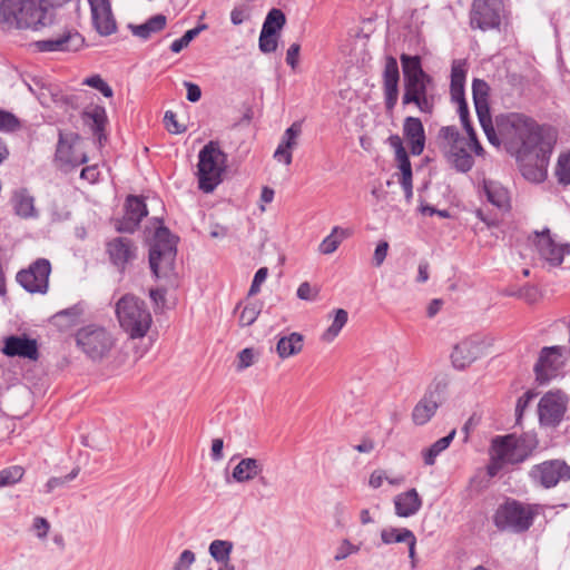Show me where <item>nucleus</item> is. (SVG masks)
Masks as SVG:
<instances>
[{
  "label": "nucleus",
  "instance_id": "f257e3e1",
  "mask_svg": "<svg viewBox=\"0 0 570 570\" xmlns=\"http://www.w3.org/2000/svg\"><path fill=\"white\" fill-rule=\"evenodd\" d=\"M403 77V105L413 104L423 114H432L434 108V80L428 75L419 56L402 53L400 57Z\"/></svg>",
  "mask_w": 570,
  "mask_h": 570
},
{
  "label": "nucleus",
  "instance_id": "f03ea898",
  "mask_svg": "<svg viewBox=\"0 0 570 570\" xmlns=\"http://www.w3.org/2000/svg\"><path fill=\"white\" fill-rule=\"evenodd\" d=\"M538 444L537 435L533 433L495 438L491 445L490 463L487 468L488 474L495 476L504 465L523 462L533 453Z\"/></svg>",
  "mask_w": 570,
  "mask_h": 570
},
{
  "label": "nucleus",
  "instance_id": "7ed1b4c3",
  "mask_svg": "<svg viewBox=\"0 0 570 570\" xmlns=\"http://www.w3.org/2000/svg\"><path fill=\"white\" fill-rule=\"evenodd\" d=\"M45 0H0V23L17 29H38L47 24Z\"/></svg>",
  "mask_w": 570,
  "mask_h": 570
},
{
  "label": "nucleus",
  "instance_id": "20e7f679",
  "mask_svg": "<svg viewBox=\"0 0 570 570\" xmlns=\"http://www.w3.org/2000/svg\"><path fill=\"white\" fill-rule=\"evenodd\" d=\"M176 240L166 227L155 232L149 248V266L156 278L171 281L175 277Z\"/></svg>",
  "mask_w": 570,
  "mask_h": 570
},
{
  "label": "nucleus",
  "instance_id": "39448f33",
  "mask_svg": "<svg viewBox=\"0 0 570 570\" xmlns=\"http://www.w3.org/2000/svg\"><path fill=\"white\" fill-rule=\"evenodd\" d=\"M116 315L120 327L131 338L144 337L151 325V314L146 303L131 294L124 295L117 302Z\"/></svg>",
  "mask_w": 570,
  "mask_h": 570
},
{
  "label": "nucleus",
  "instance_id": "423d86ee",
  "mask_svg": "<svg viewBox=\"0 0 570 570\" xmlns=\"http://www.w3.org/2000/svg\"><path fill=\"white\" fill-rule=\"evenodd\" d=\"M227 155L217 141H209L198 154V186L204 193H212L223 180L226 170Z\"/></svg>",
  "mask_w": 570,
  "mask_h": 570
},
{
  "label": "nucleus",
  "instance_id": "0eeeda50",
  "mask_svg": "<svg viewBox=\"0 0 570 570\" xmlns=\"http://www.w3.org/2000/svg\"><path fill=\"white\" fill-rule=\"evenodd\" d=\"M499 128L514 144L519 145V151L523 154L535 151L542 140L537 122L522 114L507 115L501 119Z\"/></svg>",
  "mask_w": 570,
  "mask_h": 570
},
{
  "label": "nucleus",
  "instance_id": "6e6552de",
  "mask_svg": "<svg viewBox=\"0 0 570 570\" xmlns=\"http://www.w3.org/2000/svg\"><path fill=\"white\" fill-rule=\"evenodd\" d=\"M469 141L462 137L454 126H445L439 130L438 146L446 161L458 171H469L473 164V157L468 151Z\"/></svg>",
  "mask_w": 570,
  "mask_h": 570
},
{
  "label": "nucleus",
  "instance_id": "1a4fd4ad",
  "mask_svg": "<svg viewBox=\"0 0 570 570\" xmlns=\"http://www.w3.org/2000/svg\"><path fill=\"white\" fill-rule=\"evenodd\" d=\"M76 343L89 360L101 362L115 348L116 338L102 326L87 325L77 331Z\"/></svg>",
  "mask_w": 570,
  "mask_h": 570
},
{
  "label": "nucleus",
  "instance_id": "9d476101",
  "mask_svg": "<svg viewBox=\"0 0 570 570\" xmlns=\"http://www.w3.org/2000/svg\"><path fill=\"white\" fill-rule=\"evenodd\" d=\"M534 515L535 512L531 507L515 500H508L497 509L493 522L501 531L521 533L532 525Z\"/></svg>",
  "mask_w": 570,
  "mask_h": 570
},
{
  "label": "nucleus",
  "instance_id": "9b49d317",
  "mask_svg": "<svg viewBox=\"0 0 570 570\" xmlns=\"http://www.w3.org/2000/svg\"><path fill=\"white\" fill-rule=\"evenodd\" d=\"M448 385L446 376L440 375L434 377L423 397L415 404L412 411V420L416 425H424L434 416L444 400Z\"/></svg>",
  "mask_w": 570,
  "mask_h": 570
},
{
  "label": "nucleus",
  "instance_id": "f8f14e48",
  "mask_svg": "<svg viewBox=\"0 0 570 570\" xmlns=\"http://www.w3.org/2000/svg\"><path fill=\"white\" fill-rule=\"evenodd\" d=\"M567 360V348L564 346H546L540 351L533 371L535 380L540 384L548 383L558 376Z\"/></svg>",
  "mask_w": 570,
  "mask_h": 570
},
{
  "label": "nucleus",
  "instance_id": "ddd939ff",
  "mask_svg": "<svg viewBox=\"0 0 570 570\" xmlns=\"http://www.w3.org/2000/svg\"><path fill=\"white\" fill-rule=\"evenodd\" d=\"M502 3L500 0H474L470 10L472 29L488 31L501 24Z\"/></svg>",
  "mask_w": 570,
  "mask_h": 570
},
{
  "label": "nucleus",
  "instance_id": "4468645a",
  "mask_svg": "<svg viewBox=\"0 0 570 570\" xmlns=\"http://www.w3.org/2000/svg\"><path fill=\"white\" fill-rule=\"evenodd\" d=\"M50 273V262L46 258H38L29 268L17 274V281L29 293L45 294L48 291Z\"/></svg>",
  "mask_w": 570,
  "mask_h": 570
},
{
  "label": "nucleus",
  "instance_id": "2eb2a0df",
  "mask_svg": "<svg viewBox=\"0 0 570 570\" xmlns=\"http://www.w3.org/2000/svg\"><path fill=\"white\" fill-rule=\"evenodd\" d=\"M88 160L79 144V137L76 134L59 132V140L56 149V161L58 166L68 170L75 168Z\"/></svg>",
  "mask_w": 570,
  "mask_h": 570
},
{
  "label": "nucleus",
  "instance_id": "dca6fc26",
  "mask_svg": "<svg viewBox=\"0 0 570 570\" xmlns=\"http://www.w3.org/2000/svg\"><path fill=\"white\" fill-rule=\"evenodd\" d=\"M568 397L561 391L546 393L538 405L539 420L542 425L557 426L567 411Z\"/></svg>",
  "mask_w": 570,
  "mask_h": 570
},
{
  "label": "nucleus",
  "instance_id": "f3484780",
  "mask_svg": "<svg viewBox=\"0 0 570 570\" xmlns=\"http://www.w3.org/2000/svg\"><path fill=\"white\" fill-rule=\"evenodd\" d=\"M530 478L543 488H552L559 481L570 480V466L563 461L552 460L534 465L530 471Z\"/></svg>",
  "mask_w": 570,
  "mask_h": 570
},
{
  "label": "nucleus",
  "instance_id": "a211bd4d",
  "mask_svg": "<svg viewBox=\"0 0 570 570\" xmlns=\"http://www.w3.org/2000/svg\"><path fill=\"white\" fill-rule=\"evenodd\" d=\"M1 352L9 357H22L37 361L39 357L38 343L27 335H11L3 340Z\"/></svg>",
  "mask_w": 570,
  "mask_h": 570
},
{
  "label": "nucleus",
  "instance_id": "6ab92c4d",
  "mask_svg": "<svg viewBox=\"0 0 570 570\" xmlns=\"http://www.w3.org/2000/svg\"><path fill=\"white\" fill-rule=\"evenodd\" d=\"M535 247L540 256L552 265H560L564 255L570 254V244H557L549 229L535 233Z\"/></svg>",
  "mask_w": 570,
  "mask_h": 570
},
{
  "label": "nucleus",
  "instance_id": "aec40b11",
  "mask_svg": "<svg viewBox=\"0 0 570 570\" xmlns=\"http://www.w3.org/2000/svg\"><path fill=\"white\" fill-rule=\"evenodd\" d=\"M106 250L110 262L124 271L126 265L131 263L137 256V247L128 237H115L106 245Z\"/></svg>",
  "mask_w": 570,
  "mask_h": 570
},
{
  "label": "nucleus",
  "instance_id": "412c9836",
  "mask_svg": "<svg viewBox=\"0 0 570 570\" xmlns=\"http://www.w3.org/2000/svg\"><path fill=\"white\" fill-rule=\"evenodd\" d=\"M92 24L101 36H109L117 29L109 0H88Z\"/></svg>",
  "mask_w": 570,
  "mask_h": 570
},
{
  "label": "nucleus",
  "instance_id": "4be33fe9",
  "mask_svg": "<svg viewBox=\"0 0 570 570\" xmlns=\"http://www.w3.org/2000/svg\"><path fill=\"white\" fill-rule=\"evenodd\" d=\"M399 81L400 71L399 65L394 57L387 56L385 58L384 71H383V90L385 107L387 110H393L396 106L399 98Z\"/></svg>",
  "mask_w": 570,
  "mask_h": 570
},
{
  "label": "nucleus",
  "instance_id": "5701e85b",
  "mask_svg": "<svg viewBox=\"0 0 570 570\" xmlns=\"http://www.w3.org/2000/svg\"><path fill=\"white\" fill-rule=\"evenodd\" d=\"M482 354V344L476 337H468L458 343L451 354L455 368L463 370L471 365Z\"/></svg>",
  "mask_w": 570,
  "mask_h": 570
},
{
  "label": "nucleus",
  "instance_id": "b1692460",
  "mask_svg": "<svg viewBox=\"0 0 570 570\" xmlns=\"http://www.w3.org/2000/svg\"><path fill=\"white\" fill-rule=\"evenodd\" d=\"M83 38L77 31H67L52 39L40 40L35 43L38 51H77L83 46Z\"/></svg>",
  "mask_w": 570,
  "mask_h": 570
},
{
  "label": "nucleus",
  "instance_id": "393cba45",
  "mask_svg": "<svg viewBox=\"0 0 570 570\" xmlns=\"http://www.w3.org/2000/svg\"><path fill=\"white\" fill-rule=\"evenodd\" d=\"M125 208V216L118 223L117 230L121 233H134L141 219L148 214L146 204L140 197L128 196Z\"/></svg>",
  "mask_w": 570,
  "mask_h": 570
},
{
  "label": "nucleus",
  "instance_id": "a878e982",
  "mask_svg": "<svg viewBox=\"0 0 570 570\" xmlns=\"http://www.w3.org/2000/svg\"><path fill=\"white\" fill-rule=\"evenodd\" d=\"M403 135L413 155L419 156L425 146V132L422 121L416 117H406L403 124Z\"/></svg>",
  "mask_w": 570,
  "mask_h": 570
},
{
  "label": "nucleus",
  "instance_id": "bb28decb",
  "mask_svg": "<svg viewBox=\"0 0 570 570\" xmlns=\"http://www.w3.org/2000/svg\"><path fill=\"white\" fill-rule=\"evenodd\" d=\"M422 507V499L415 489H410L394 498L395 514L400 518H410L416 514Z\"/></svg>",
  "mask_w": 570,
  "mask_h": 570
},
{
  "label": "nucleus",
  "instance_id": "cd10ccee",
  "mask_svg": "<svg viewBox=\"0 0 570 570\" xmlns=\"http://www.w3.org/2000/svg\"><path fill=\"white\" fill-rule=\"evenodd\" d=\"M466 61L459 59L452 62L451 68V98L455 104L465 101L464 82L466 77Z\"/></svg>",
  "mask_w": 570,
  "mask_h": 570
},
{
  "label": "nucleus",
  "instance_id": "c85d7f7f",
  "mask_svg": "<svg viewBox=\"0 0 570 570\" xmlns=\"http://www.w3.org/2000/svg\"><path fill=\"white\" fill-rule=\"evenodd\" d=\"M483 190L489 203L500 210L510 209V194L502 184L494 180H484Z\"/></svg>",
  "mask_w": 570,
  "mask_h": 570
},
{
  "label": "nucleus",
  "instance_id": "c756f323",
  "mask_svg": "<svg viewBox=\"0 0 570 570\" xmlns=\"http://www.w3.org/2000/svg\"><path fill=\"white\" fill-rule=\"evenodd\" d=\"M263 471V464L254 458L242 459L233 470V479L244 483L254 480Z\"/></svg>",
  "mask_w": 570,
  "mask_h": 570
},
{
  "label": "nucleus",
  "instance_id": "7c9ffc66",
  "mask_svg": "<svg viewBox=\"0 0 570 570\" xmlns=\"http://www.w3.org/2000/svg\"><path fill=\"white\" fill-rule=\"evenodd\" d=\"M472 94L479 120L481 125H484V119L489 116V85L482 79H474L472 82Z\"/></svg>",
  "mask_w": 570,
  "mask_h": 570
},
{
  "label": "nucleus",
  "instance_id": "2f4dec72",
  "mask_svg": "<svg viewBox=\"0 0 570 570\" xmlns=\"http://www.w3.org/2000/svg\"><path fill=\"white\" fill-rule=\"evenodd\" d=\"M303 335L293 332L289 335L279 337L276 344V353L281 358H288L303 350Z\"/></svg>",
  "mask_w": 570,
  "mask_h": 570
},
{
  "label": "nucleus",
  "instance_id": "473e14b6",
  "mask_svg": "<svg viewBox=\"0 0 570 570\" xmlns=\"http://www.w3.org/2000/svg\"><path fill=\"white\" fill-rule=\"evenodd\" d=\"M240 308L242 311L239 313L238 324L240 327H247L256 322L262 312L263 302L248 299L246 302L242 301L236 305L234 312L236 313Z\"/></svg>",
  "mask_w": 570,
  "mask_h": 570
},
{
  "label": "nucleus",
  "instance_id": "72a5a7b5",
  "mask_svg": "<svg viewBox=\"0 0 570 570\" xmlns=\"http://www.w3.org/2000/svg\"><path fill=\"white\" fill-rule=\"evenodd\" d=\"M167 23L166 16L159 13L149 18L145 23L130 26L134 36L148 39L153 33L161 31Z\"/></svg>",
  "mask_w": 570,
  "mask_h": 570
},
{
  "label": "nucleus",
  "instance_id": "f704fd0d",
  "mask_svg": "<svg viewBox=\"0 0 570 570\" xmlns=\"http://www.w3.org/2000/svg\"><path fill=\"white\" fill-rule=\"evenodd\" d=\"M83 313L80 304H76L69 308L57 312L52 317V323L61 330H67L76 325Z\"/></svg>",
  "mask_w": 570,
  "mask_h": 570
},
{
  "label": "nucleus",
  "instance_id": "c9c22d12",
  "mask_svg": "<svg viewBox=\"0 0 570 570\" xmlns=\"http://www.w3.org/2000/svg\"><path fill=\"white\" fill-rule=\"evenodd\" d=\"M350 236L351 232L348 229L335 226L331 234L326 236L320 244V253L323 255L333 254L338 248L340 244Z\"/></svg>",
  "mask_w": 570,
  "mask_h": 570
},
{
  "label": "nucleus",
  "instance_id": "e433bc0d",
  "mask_svg": "<svg viewBox=\"0 0 570 570\" xmlns=\"http://www.w3.org/2000/svg\"><path fill=\"white\" fill-rule=\"evenodd\" d=\"M12 203L17 215L23 218L33 217L36 215L33 197H31L27 190L21 189L16 191L12 197Z\"/></svg>",
  "mask_w": 570,
  "mask_h": 570
},
{
  "label": "nucleus",
  "instance_id": "4c0bfd02",
  "mask_svg": "<svg viewBox=\"0 0 570 570\" xmlns=\"http://www.w3.org/2000/svg\"><path fill=\"white\" fill-rule=\"evenodd\" d=\"M395 159L399 163V169L401 170L400 184L405 193V197L410 199L413 195L412 186V166L409 159L407 153L395 155Z\"/></svg>",
  "mask_w": 570,
  "mask_h": 570
},
{
  "label": "nucleus",
  "instance_id": "58836bf2",
  "mask_svg": "<svg viewBox=\"0 0 570 570\" xmlns=\"http://www.w3.org/2000/svg\"><path fill=\"white\" fill-rule=\"evenodd\" d=\"M455 430H452L446 436L439 439L430 448L422 451L423 460L426 465H433L436 458L446 450L455 436Z\"/></svg>",
  "mask_w": 570,
  "mask_h": 570
},
{
  "label": "nucleus",
  "instance_id": "ea45409f",
  "mask_svg": "<svg viewBox=\"0 0 570 570\" xmlns=\"http://www.w3.org/2000/svg\"><path fill=\"white\" fill-rule=\"evenodd\" d=\"M85 117L92 121L91 128L98 137L99 142L105 138L104 129L107 121L106 109L101 106H94L85 111Z\"/></svg>",
  "mask_w": 570,
  "mask_h": 570
},
{
  "label": "nucleus",
  "instance_id": "a19ab883",
  "mask_svg": "<svg viewBox=\"0 0 570 570\" xmlns=\"http://www.w3.org/2000/svg\"><path fill=\"white\" fill-rule=\"evenodd\" d=\"M348 320V314L343 308H337L334 311V318L328 328L322 334V341L326 343H331L334 341L340 334L341 330L346 325Z\"/></svg>",
  "mask_w": 570,
  "mask_h": 570
},
{
  "label": "nucleus",
  "instance_id": "79ce46f5",
  "mask_svg": "<svg viewBox=\"0 0 570 570\" xmlns=\"http://www.w3.org/2000/svg\"><path fill=\"white\" fill-rule=\"evenodd\" d=\"M234 544L228 540H214L209 544L208 552L210 557L217 562L230 563V553L233 551Z\"/></svg>",
  "mask_w": 570,
  "mask_h": 570
},
{
  "label": "nucleus",
  "instance_id": "37998d69",
  "mask_svg": "<svg viewBox=\"0 0 570 570\" xmlns=\"http://www.w3.org/2000/svg\"><path fill=\"white\" fill-rule=\"evenodd\" d=\"M413 532L407 528L387 527L381 530L380 537L384 544L405 543Z\"/></svg>",
  "mask_w": 570,
  "mask_h": 570
},
{
  "label": "nucleus",
  "instance_id": "c03bdc74",
  "mask_svg": "<svg viewBox=\"0 0 570 570\" xmlns=\"http://www.w3.org/2000/svg\"><path fill=\"white\" fill-rule=\"evenodd\" d=\"M286 23V17L281 9L273 8L266 16L262 30L272 31L275 36Z\"/></svg>",
  "mask_w": 570,
  "mask_h": 570
},
{
  "label": "nucleus",
  "instance_id": "a18cd8bd",
  "mask_svg": "<svg viewBox=\"0 0 570 570\" xmlns=\"http://www.w3.org/2000/svg\"><path fill=\"white\" fill-rule=\"evenodd\" d=\"M554 175L559 184L563 186L570 185V151L559 155L554 168Z\"/></svg>",
  "mask_w": 570,
  "mask_h": 570
},
{
  "label": "nucleus",
  "instance_id": "49530a36",
  "mask_svg": "<svg viewBox=\"0 0 570 570\" xmlns=\"http://www.w3.org/2000/svg\"><path fill=\"white\" fill-rule=\"evenodd\" d=\"M24 474L20 465H12L0 471V488L18 483Z\"/></svg>",
  "mask_w": 570,
  "mask_h": 570
},
{
  "label": "nucleus",
  "instance_id": "de8ad7c7",
  "mask_svg": "<svg viewBox=\"0 0 570 570\" xmlns=\"http://www.w3.org/2000/svg\"><path fill=\"white\" fill-rule=\"evenodd\" d=\"M302 134V125L299 121L293 122L284 132L281 146L289 149H294L297 146V139Z\"/></svg>",
  "mask_w": 570,
  "mask_h": 570
},
{
  "label": "nucleus",
  "instance_id": "09e8293b",
  "mask_svg": "<svg viewBox=\"0 0 570 570\" xmlns=\"http://www.w3.org/2000/svg\"><path fill=\"white\" fill-rule=\"evenodd\" d=\"M259 50L264 53L274 52L277 49V36L272 31L262 30L258 40Z\"/></svg>",
  "mask_w": 570,
  "mask_h": 570
},
{
  "label": "nucleus",
  "instance_id": "8fccbe9b",
  "mask_svg": "<svg viewBox=\"0 0 570 570\" xmlns=\"http://www.w3.org/2000/svg\"><path fill=\"white\" fill-rule=\"evenodd\" d=\"M19 127L20 121L13 114L0 109V131L11 132Z\"/></svg>",
  "mask_w": 570,
  "mask_h": 570
},
{
  "label": "nucleus",
  "instance_id": "3c124183",
  "mask_svg": "<svg viewBox=\"0 0 570 570\" xmlns=\"http://www.w3.org/2000/svg\"><path fill=\"white\" fill-rule=\"evenodd\" d=\"M83 85L99 90L107 98L112 97L114 91L111 87L99 75L86 78Z\"/></svg>",
  "mask_w": 570,
  "mask_h": 570
},
{
  "label": "nucleus",
  "instance_id": "603ef678",
  "mask_svg": "<svg viewBox=\"0 0 570 570\" xmlns=\"http://www.w3.org/2000/svg\"><path fill=\"white\" fill-rule=\"evenodd\" d=\"M360 551V546L353 544L350 540L344 539L337 547L336 553L334 556L335 561H342L350 557L351 554L357 553Z\"/></svg>",
  "mask_w": 570,
  "mask_h": 570
},
{
  "label": "nucleus",
  "instance_id": "864d4df0",
  "mask_svg": "<svg viewBox=\"0 0 570 570\" xmlns=\"http://www.w3.org/2000/svg\"><path fill=\"white\" fill-rule=\"evenodd\" d=\"M268 275L267 267H261L254 275V279L252 282V285L249 287L247 298L255 296L261 291V285L266 281Z\"/></svg>",
  "mask_w": 570,
  "mask_h": 570
},
{
  "label": "nucleus",
  "instance_id": "5fc2aeb1",
  "mask_svg": "<svg viewBox=\"0 0 570 570\" xmlns=\"http://www.w3.org/2000/svg\"><path fill=\"white\" fill-rule=\"evenodd\" d=\"M318 293L320 291L317 287H313L308 282H303L298 286L296 295L299 299L312 302L317 298Z\"/></svg>",
  "mask_w": 570,
  "mask_h": 570
},
{
  "label": "nucleus",
  "instance_id": "6e6d98bb",
  "mask_svg": "<svg viewBox=\"0 0 570 570\" xmlns=\"http://www.w3.org/2000/svg\"><path fill=\"white\" fill-rule=\"evenodd\" d=\"M535 393L532 392V391H527L525 393H523L517 401V405H515V416H517V422L520 423L521 419H522V415L525 411V409L528 407V405L530 404V402L535 397Z\"/></svg>",
  "mask_w": 570,
  "mask_h": 570
},
{
  "label": "nucleus",
  "instance_id": "4d7b16f0",
  "mask_svg": "<svg viewBox=\"0 0 570 570\" xmlns=\"http://www.w3.org/2000/svg\"><path fill=\"white\" fill-rule=\"evenodd\" d=\"M250 18V9L247 6H238L235 7L230 12L232 23L235 26H239L243 22L249 20Z\"/></svg>",
  "mask_w": 570,
  "mask_h": 570
},
{
  "label": "nucleus",
  "instance_id": "13d9d810",
  "mask_svg": "<svg viewBox=\"0 0 570 570\" xmlns=\"http://www.w3.org/2000/svg\"><path fill=\"white\" fill-rule=\"evenodd\" d=\"M164 124H165L166 129L170 134H181L186 130V128L184 126H180L178 124L175 112H173L170 110L165 112Z\"/></svg>",
  "mask_w": 570,
  "mask_h": 570
},
{
  "label": "nucleus",
  "instance_id": "bf43d9fd",
  "mask_svg": "<svg viewBox=\"0 0 570 570\" xmlns=\"http://www.w3.org/2000/svg\"><path fill=\"white\" fill-rule=\"evenodd\" d=\"M195 562V553L190 550H184L177 562L174 564L173 570H188L189 567Z\"/></svg>",
  "mask_w": 570,
  "mask_h": 570
},
{
  "label": "nucleus",
  "instance_id": "052dcab7",
  "mask_svg": "<svg viewBox=\"0 0 570 570\" xmlns=\"http://www.w3.org/2000/svg\"><path fill=\"white\" fill-rule=\"evenodd\" d=\"M389 247L390 246L386 240H381L377 243L373 254V263L376 267H380L384 263L387 256Z\"/></svg>",
  "mask_w": 570,
  "mask_h": 570
},
{
  "label": "nucleus",
  "instance_id": "680f3d73",
  "mask_svg": "<svg viewBox=\"0 0 570 570\" xmlns=\"http://www.w3.org/2000/svg\"><path fill=\"white\" fill-rule=\"evenodd\" d=\"M32 529L39 539H45L48 535L50 524L47 519L37 517L33 519Z\"/></svg>",
  "mask_w": 570,
  "mask_h": 570
},
{
  "label": "nucleus",
  "instance_id": "e2e57ef3",
  "mask_svg": "<svg viewBox=\"0 0 570 570\" xmlns=\"http://www.w3.org/2000/svg\"><path fill=\"white\" fill-rule=\"evenodd\" d=\"M292 150L293 149L285 148V147L278 145L276 150H275V153H274V158L277 161L284 163L285 165L288 166V165L292 164V159H293Z\"/></svg>",
  "mask_w": 570,
  "mask_h": 570
},
{
  "label": "nucleus",
  "instance_id": "0e129e2a",
  "mask_svg": "<svg viewBox=\"0 0 570 570\" xmlns=\"http://www.w3.org/2000/svg\"><path fill=\"white\" fill-rule=\"evenodd\" d=\"M254 362V352L252 348H244L238 354V368L243 370L250 366Z\"/></svg>",
  "mask_w": 570,
  "mask_h": 570
},
{
  "label": "nucleus",
  "instance_id": "69168bd1",
  "mask_svg": "<svg viewBox=\"0 0 570 570\" xmlns=\"http://www.w3.org/2000/svg\"><path fill=\"white\" fill-rule=\"evenodd\" d=\"M301 46L298 43H292L286 52V62L292 68H295L298 62Z\"/></svg>",
  "mask_w": 570,
  "mask_h": 570
},
{
  "label": "nucleus",
  "instance_id": "338daca9",
  "mask_svg": "<svg viewBox=\"0 0 570 570\" xmlns=\"http://www.w3.org/2000/svg\"><path fill=\"white\" fill-rule=\"evenodd\" d=\"M185 87L187 89V99L190 102H196L200 99L202 90L197 85L186 81Z\"/></svg>",
  "mask_w": 570,
  "mask_h": 570
},
{
  "label": "nucleus",
  "instance_id": "774afa93",
  "mask_svg": "<svg viewBox=\"0 0 570 570\" xmlns=\"http://www.w3.org/2000/svg\"><path fill=\"white\" fill-rule=\"evenodd\" d=\"M458 111L463 127L466 129V131L471 130L472 127L469 121V110L466 101H461L460 104H458Z\"/></svg>",
  "mask_w": 570,
  "mask_h": 570
}]
</instances>
